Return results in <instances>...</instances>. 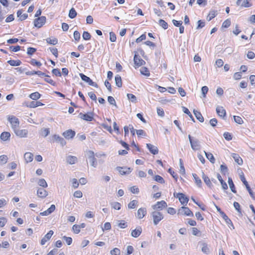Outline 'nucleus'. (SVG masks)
Listing matches in <instances>:
<instances>
[{"label": "nucleus", "mask_w": 255, "mask_h": 255, "mask_svg": "<svg viewBox=\"0 0 255 255\" xmlns=\"http://www.w3.org/2000/svg\"><path fill=\"white\" fill-rule=\"evenodd\" d=\"M86 154L88 157L91 165L96 168L98 165V163L97 160L95 157L94 152L93 151L89 150L87 152Z\"/></svg>", "instance_id": "f257e3e1"}, {"label": "nucleus", "mask_w": 255, "mask_h": 255, "mask_svg": "<svg viewBox=\"0 0 255 255\" xmlns=\"http://www.w3.org/2000/svg\"><path fill=\"white\" fill-rule=\"evenodd\" d=\"M151 216L153 218V224L156 225L163 219V215L158 211H153L151 213Z\"/></svg>", "instance_id": "f03ea898"}, {"label": "nucleus", "mask_w": 255, "mask_h": 255, "mask_svg": "<svg viewBox=\"0 0 255 255\" xmlns=\"http://www.w3.org/2000/svg\"><path fill=\"white\" fill-rule=\"evenodd\" d=\"M8 120L11 125V128L13 129L18 128L19 125V120L13 116H9Z\"/></svg>", "instance_id": "7ed1b4c3"}, {"label": "nucleus", "mask_w": 255, "mask_h": 255, "mask_svg": "<svg viewBox=\"0 0 255 255\" xmlns=\"http://www.w3.org/2000/svg\"><path fill=\"white\" fill-rule=\"evenodd\" d=\"M178 214L184 215L188 216H193L192 212L189 208L186 207H182L178 210Z\"/></svg>", "instance_id": "20e7f679"}, {"label": "nucleus", "mask_w": 255, "mask_h": 255, "mask_svg": "<svg viewBox=\"0 0 255 255\" xmlns=\"http://www.w3.org/2000/svg\"><path fill=\"white\" fill-rule=\"evenodd\" d=\"M81 78L82 79V80L86 82H87L89 85H91V86H94L95 87H96L97 88L98 87V85L94 82L89 77H88V76L85 75L83 73H80L79 74Z\"/></svg>", "instance_id": "39448f33"}, {"label": "nucleus", "mask_w": 255, "mask_h": 255, "mask_svg": "<svg viewBox=\"0 0 255 255\" xmlns=\"http://www.w3.org/2000/svg\"><path fill=\"white\" fill-rule=\"evenodd\" d=\"M46 21V17L44 16L36 18L34 21V24L35 27L40 28Z\"/></svg>", "instance_id": "423d86ee"}, {"label": "nucleus", "mask_w": 255, "mask_h": 255, "mask_svg": "<svg viewBox=\"0 0 255 255\" xmlns=\"http://www.w3.org/2000/svg\"><path fill=\"white\" fill-rule=\"evenodd\" d=\"M15 134L20 137H26L28 131L26 129H20L18 128L13 129Z\"/></svg>", "instance_id": "0eeeda50"}, {"label": "nucleus", "mask_w": 255, "mask_h": 255, "mask_svg": "<svg viewBox=\"0 0 255 255\" xmlns=\"http://www.w3.org/2000/svg\"><path fill=\"white\" fill-rule=\"evenodd\" d=\"M134 63L136 67H139L145 64V62L135 53L133 58Z\"/></svg>", "instance_id": "6e6552de"}, {"label": "nucleus", "mask_w": 255, "mask_h": 255, "mask_svg": "<svg viewBox=\"0 0 255 255\" xmlns=\"http://www.w3.org/2000/svg\"><path fill=\"white\" fill-rule=\"evenodd\" d=\"M167 203L164 201L157 202L156 204L152 206V208L154 210H161L163 208L167 207Z\"/></svg>", "instance_id": "1a4fd4ad"}, {"label": "nucleus", "mask_w": 255, "mask_h": 255, "mask_svg": "<svg viewBox=\"0 0 255 255\" xmlns=\"http://www.w3.org/2000/svg\"><path fill=\"white\" fill-rule=\"evenodd\" d=\"M177 198H178L180 202L183 205H186L189 201L188 198L183 193H178L177 195Z\"/></svg>", "instance_id": "9d476101"}, {"label": "nucleus", "mask_w": 255, "mask_h": 255, "mask_svg": "<svg viewBox=\"0 0 255 255\" xmlns=\"http://www.w3.org/2000/svg\"><path fill=\"white\" fill-rule=\"evenodd\" d=\"M191 147L194 150H197L200 148L201 145L199 140L195 138L190 143Z\"/></svg>", "instance_id": "9b49d317"}, {"label": "nucleus", "mask_w": 255, "mask_h": 255, "mask_svg": "<svg viewBox=\"0 0 255 255\" xmlns=\"http://www.w3.org/2000/svg\"><path fill=\"white\" fill-rule=\"evenodd\" d=\"M75 131L72 129H68L63 132V136L66 139H69L72 138L75 135Z\"/></svg>", "instance_id": "f8f14e48"}, {"label": "nucleus", "mask_w": 255, "mask_h": 255, "mask_svg": "<svg viewBox=\"0 0 255 255\" xmlns=\"http://www.w3.org/2000/svg\"><path fill=\"white\" fill-rule=\"evenodd\" d=\"M116 169L119 172L121 175H125L129 174L131 172L132 169L129 167H117Z\"/></svg>", "instance_id": "ddd939ff"}, {"label": "nucleus", "mask_w": 255, "mask_h": 255, "mask_svg": "<svg viewBox=\"0 0 255 255\" xmlns=\"http://www.w3.org/2000/svg\"><path fill=\"white\" fill-rule=\"evenodd\" d=\"M52 139L54 141L60 143L62 146L65 145L66 143L65 139L58 134H54L52 136Z\"/></svg>", "instance_id": "4468645a"}, {"label": "nucleus", "mask_w": 255, "mask_h": 255, "mask_svg": "<svg viewBox=\"0 0 255 255\" xmlns=\"http://www.w3.org/2000/svg\"><path fill=\"white\" fill-rule=\"evenodd\" d=\"M79 116L81 119L87 121H92L93 119V114L91 112L84 114L80 113Z\"/></svg>", "instance_id": "2eb2a0df"}, {"label": "nucleus", "mask_w": 255, "mask_h": 255, "mask_svg": "<svg viewBox=\"0 0 255 255\" xmlns=\"http://www.w3.org/2000/svg\"><path fill=\"white\" fill-rule=\"evenodd\" d=\"M53 234V231L50 230L48 232V233L45 235V236L41 240V245H44L51 238V236Z\"/></svg>", "instance_id": "dca6fc26"}, {"label": "nucleus", "mask_w": 255, "mask_h": 255, "mask_svg": "<svg viewBox=\"0 0 255 255\" xmlns=\"http://www.w3.org/2000/svg\"><path fill=\"white\" fill-rule=\"evenodd\" d=\"M146 214V210L145 208H140L138 209L137 212L136 217L138 219L143 218Z\"/></svg>", "instance_id": "f3484780"}, {"label": "nucleus", "mask_w": 255, "mask_h": 255, "mask_svg": "<svg viewBox=\"0 0 255 255\" xmlns=\"http://www.w3.org/2000/svg\"><path fill=\"white\" fill-rule=\"evenodd\" d=\"M37 195L39 198H44L48 195L47 191L43 188H38L37 191Z\"/></svg>", "instance_id": "a211bd4d"}, {"label": "nucleus", "mask_w": 255, "mask_h": 255, "mask_svg": "<svg viewBox=\"0 0 255 255\" xmlns=\"http://www.w3.org/2000/svg\"><path fill=\"white\" fill-rule=\"evenodd\" d=\"M216 112L218 116L223 118L226 115V111L222 107L218 106L216 108Z\"/></svg>", "instance_id": "6ab92c4d"}, {"label": "nucleus", "mask_w": 255, "mask_h": 255, "mask_svg": "<svg viewBox=\"0 0 255 255\" xmlns=\"http://www.w3.org/2000/svg\"><path fill=\"white\" fill-rule=\"evenodd\" d=\"M146 147L151 153L154 155L158 153V150L157 147L154 146L153 145L150 143H147Z\"/></svg>", "instance_id": "aec40b11"}, {"label": "nucleus", "mask_w": 255, "mask_h": 255, "mask_svg": "<svg viewBox=\"0 0 255 255\" xmlns=\"http://www.w3.org/2000/svg\"><path fill=\"white\" fill-rule=\"evenodd\" d=\"M55 210V206L54 205H51V206L46 211L41 212L40 215L41 216H47L51 214Z\"/></svg>", "instance_id": "412c9836"}, {"label": "nucleus", "mask_w": 255, "mask_h": 255, "mask_svg": "<svg viewBox=\"0 0 255 255\" xmlns=\"http://www.w3.org/2000/svg\"><path fill=\"white\" fill-rule=\"evenodd\" d=\"M232 157L234 159L235 162L239 165H241L243 163V159L240 157L239 155L237 153H233L232 154Z\"/></svg>", "instance_id": "4be33fe9"}, {"label": "nucleus", "mask_w": 255, "mask_h": 255, "mask_svg": "<svg viewBox=\"0 0 255 255\" xmlns=\"http://www.w3.org/2000/svg\"><path fill=\"white\" fill-rule=\"evenodd\" d=\"M142 232L141 227H138L136 229L132 231L131 235L134 238H137L140 236Z\"/></svg>", "instance_id": "5701e85b"}, {"label": "nucleus", "mask_w": 255, "mask_h": 255, "mask_svg": "<svg viewBox=\"0 0 255 255\" xmlns=\"http://www.w3.org/2000/svg\"><path fill=\"white\" fill-rule=\"evenodd\" d=\"M193 113L196 118V119L201 123H203L204 122V118L201 115V113L198 112L197 110H194Z\"/></svg>", "instance_id": "b1692460"}, {"label": "nucleus", "mask_w": 255, "mask_h": 255, "mask_svg": "<svg viewBox=\"0 0 255 255\" xmlns=\"http://www.w3.org/2000/svg\"><path fill=\"white\" fill-rule=\"evenodd\" d=\"M10 134L9 132L4 131L0 134V139L3 141H6L10 138Z\"/></svg>", "instance_id": "393cba45"}, {"label": "nucleus", "mask_w": 255, "mask_h": 255, "mask_svg": "<svg viewBox=\"0 0 255 255\" xmlns=\"http://www.w3.org/2000/svg\"><path fill=\"white\" fill-rule=\"evenodd\" d=\"M66 161L70 164H73L77 161V158L76 156L69 155L66 157Z\"/></svg>", "instance_id": "a878e982"}, {"label": "nucleus", "mask_w": 255, "mask_h": 255, "mask_svg": "<svg viewBox=\"0 0 255 255\" xmlns=\"http://www.w3.org/2000/svg\"><path fill=\"white\" fill-rule=\"evenodd\" d=\"M43 104L42 103H41L40 101H36V102L32 101L27 106L30 108H36L38 106H43Z\"/></svg>", "instance_id": "bb28decb"}, {"label": "nucleus", "mask_w": 255, "mask_h": 255, "mask_svg": "<svg viewBox=\"0 0 255 255\" xmlns=\"http://www.w3.org/2000/svg\"><path fill=\"white\" fill-rule=\"evenodd\" d=\"M217 13L218 12L217 10H210L207 17V19L208 20V21H210L212 19L214 18L217 14Z\"/></svg>", "instance_id": "cd10ccee"}, {"label": "nucleus", "mask_w": 255, "mask_h": 255, "mask_svg": "<svg viewBox=\"0 0 255 255\" xmlns=\"http://www.w3.org/2000/svg\"><path fill=\"white\" fill-rule=\"evenodd\" d=\"M24 157L27 163L30 162L33 160V154L30 152H26L24 154Z\"/></svg>", "instance_id": "c85d7f7f"}, {"label": "nucleus", "mask_w": 255, "mask_h": 255, "mask_svg": "<svg viewBox=\"0 0 255 255\" xmlns=\"http://www.w3.org/2000/svg\"><path fill=\"white\" fill-rule=\"evenodd\" d=\"M115 83L117 86L120 88L122 86V81L121 77L119 75H117L115 77Z\"/></svg>", "instance_id": "c756f323"}, {"label": "nucleus", "mask_w": 255, "mask_h": 255, "mask_svg": "<svg viewBox=\"0 0 255 255\" xmlns=\"http://www.w3.org/2000/svg\"><path fill=\"white\" fill-rule=\"evenodd\" d=\"M217 178L220 181V182L222 185V188L224 190L227 189L228 185H227V183L224 181V180L222 178L221 176L219 174H217Z\"/></svg>", "instance_id": "7c9ffc66"}, {"label": "nucleus", "mask_w": 255, "mask_h": 255, "mask_svg": "<svg viewBox=\"0 0 255 255\" xmlns=\"http://www.w3.org/2000/svg\"><path fill=\"white\" fill-rule=\"evenodd\" d=\"M204 153L205 154V155H206V158L209 160H210V161L212 163H214L215 162V159L213 156V155L211 153H210V152H206V151H204Z\"/></svg>", "instance_id": "2f4dec72"}, {"label": "nucleus", "mask_w": 255, "mask_h": 255, "mask_svg": "<svg viewBox=\"0 0 255 255\" xmlns=\"http://www.w3.org/2000/svg\"><path fill=\"white\" fill-rule=\"evenodd\" d=\"M192 176H193V177L195 180V182L196 185L198 186V187H199L200 188L201 187H202V181H201V179L195 173L192 174Z\"/></svg>", "instance_id": "473e14b6"}, {"label": "nucleus", "mask_w": 255, "mask_h": 255, "mask_svg": "<svg viewBox=\"0 0 255 255\" xmlns=\"http://www.w3.org/2000/svg\"><path fill=\"white\" fill-rule=\"evenodd\" d=\"M228 183H229V187H230L231 191L233 193H236L237 192V191L235 189V187L234 184L233 183V181L232 178L230 177L228 178Z\"/></svg>", "instance_id": "72a5a7b5"}, {"label": "nucleus", "mask_w": 255, "mask_h": 255, "mask_svg": "<svg viewBox=\"0 0 255 255\" xmlns=\"http://www.w3.org/2000/svg\"><path fill=\"white\" fill-rule=\"evenodd\" d=\"M17 15L21 21L25 19L27 17V14L26 13L22 14V11L20 10L17 12Z\"/></svg>", "instance_id": "f704fd0d"}, {"label": "nucleus", "mask_w": 255, "mask_h": 255, "mask_svg": "<svg viewBox=\"0 0 255 255\" xmlns=\"http://www.w3.org/2000/svg\"><path fill=\"white\" fill-rule=\"evenodd\" d=\"M7 63L11 66H19L21 62L19 60H10L7 61Z\"/></svg>", "instance_id": "c9c22d12"}, {"label": "nucleus", "mask_w": 255, "mask_h": 255, "mask_svg": "<svg viewBox=\"0 0 255 255\" xmlns=\"http://www.w3.org/2000/svg\"><path fill=\"white\" fill-rule=\"evenodd\" d=\"M41 95L37 92L33 93L29 95L30 98L33 100H37L40 98Z\"/></svg>", "instance_id": "e433bc0d"}, {"label": "nucleus", "mask_w": 255, "mask_h": 255, "mask_svg": "<svg viewBox=\"0 0 255 255\" xmlns=\"http://www.w3.org/2000/svg\"><path fill=\"white\" fill-rule=\"evenodd\" d=\"M50 133V130L49 128H41L40 131V134L46 137Z\"/></svg>", "instance_id": "4c0bfd02"}, {"label": "nucleus", "mask_w": 255, "mask_h": 255, "mask_svg": "<svg viewBox=\"0 0 255 255\" xmlns=\"http://www.w3.org/2000/svg\"><path fill=\"white\" fill-rule=\"evenodd\" d=\"M47 43L51 45H56L58 43V40L56 38L51 39V38H47L46 39Z\"/></svg>", "instance_id": "58836bf2"}, {"label": "nucleus", "mask_w": 255, "mask_h": 255, "mask_svg": "<svg viewBox=\"0 0 255 255\" xmlns=\"http://www.w3.org/2000/svg\"><path fill=\"white\" fill-rule=\"evenodd\" d=\"M141 74L144 75L146 76H149L150 73L148 69L145 67H141L140 70Z\"/></svg>", "instance_id": "ea45409f"}, {"label": "nucleus", "mask_w": 255, "mask_h": 255, "mask_svg": "<svg viewBox=\"0 0 255 255\" xmlns=\"http://www.w3.org/2000/svg\"><path fill=\"white\" fill-rule=\"evenodd\" d=\"M112 207L115 210H119L121 207V204L117 202H114L110 203Z\"/></svg>", "instance_id": "a19ab883"}, {"label": "nucleus", "mask_w": 255, "mask_h": 255, "mask_svg": "<svg viewBox=\"0 0 255 255\" xmlns=\"http://www.w3.org/2000/svg\"><path fill=\"white\" fill-rule=\"evenodd\" d=\"M77 15V12L74 8H71L69 12V17L70 18H74Z\"/></svg>", "instance_id": "79ce46f5"}, {"label": "nucleus", "mask_w": 255, "mask_h": 255, "mask_svg": "<svg viewBox=\"0 0 255 255\" xmlns=\"http://www.w3.org/2000/svg\"><path fill=\"white\" fill-rule=\"evenodd\" d=\"M38 184L43 187L46 188L47 187L48 185L47 182H46L45 180L44 179H40L38 181Z\"/></svg>", "instance_id": "37998d69"}, {"label": "nucleus", "mask_w": 255, "mask_h": 255, "mask_svg": "<svg viewBox=\"0 0 255 255\" xmlns=\"http://www.w3.org/2000/svg\"><path fill=\"white\" fill-rule=\"evenodd\" d=\"M138 202L136 200H132L128 204V208L129 209H134L137 205Z\"/></svg>", "instance_id": "c03bdc74"}, {"label": "nucleus", "mask_w": 255, "mask_h": 255, "mask_svg": "<svg viewBox=\"0 0 255 255\" xmlns=\"http://www.w3.org/2000/svg\"><path fill=\"white\" fill-rule=\"evenodd\" d=\"M159 24L164 29H166L168 28L167 23L163 19L159 20Z\"/></svg>", "instance_id": "a18cd8bd"}, {"label": "nucleus", "mask_w": 255, "mask_h": 255, "mask_svg": "<svg viewBox=\"0 0 255 255\" xmlns=\"http://www.w3.org/2000/svg\"><path fill=\"white\" fill-rule=\"evenodd\" d=\"M8 160V157L5 155H2L0 156V163L2 164H5Z\"/></svg>", "instance_id": "49530a36"}, {"label": "nucleus", "mask_w": 255, "mask_h": 255, "mask_svg": "<svg viewBox=\"0 0 255 255\" xmlns=\"http://www.w3.org/2000/svg\"><path fill=\"white\" fill-rule=\"evenodd\" d=\"M203 180L205 184L210 188L213 186V185L211 183V181L210 179V178L207 177H205L203 179Z\"/></svg>", "instance_id": "de8ad7c7"}, {"label": "nucleus", "mask_w": 255, "mask_h": 255, "mask_svg": "<svg viewBox=\"0 0 255 255\" xmlns=\"http://www.w3.org/2000/svg\"><path fill=\"white\" fill-rule=\"evenodd\" d=\"M226 223L228 225L229 227L231 229H234V226L231 221V220L227 217L226 219H224Z\"/></svg>", "instance_id": "09e8293b"}, {"label": "nucleus", "mask_w": 255, "mask_h": 255, "mask_svg": "<svg viewBox=\"0 0 255 255\" xmlns=\"http://www.w3.org/2000/svg\"><path fill=\"white\" fill-rule=\"evenodd\" d=\"M127 97L129 100H130L132 103H136V97L131 94H128Z\"/></svg>", "instance_id": "8fccbe9b"}, {"label": "nucleus", "mask_w": 255, "mask_h": 255, "mask_svg": "<svg viewBox=\"0 0 255 255\" xmlns=\"http://www.w3.org/2000/svg\"><path fill=\"white\" fill-rule=\"evenodd\" d=\"M179 163H180V172L184 175L185 174V169L183 165V163L182 162V160L181 159H180L179 160Z\"/></svg>", "instance_id": "3c124183"}, {"label": "nucleus", "mask_w": 255, "mask_h": 255, "mask_svg": "<svg viewBox=\"0 0 255 255\" xmlns=\"http://www.w3.org/2000/svg\"><path fill=\"white\" fill-rule=\"evenodd\" d=\"M154 179L156 181H157V182H159L160 183H164V179L161 176H160L159 175H155L154 177Z\"/></svg>", "instance_id": "603ef678"}, {"label": "nucleus", "mask_w": 255, "mask_h": 255, "mask_svg": "<svg viewBox=\"0 0 255 255\" xmlns=\"http://www.w3.org/2000/svg\"><path fill=\"white\" fill-rule=\"evenodd\" d=\"M111 255H120L121 251L118 248H115L111 251Z\"/></svg>", "instance_id": "864d4df0"}, {"label": "nucleus", "mask_w": 255, "mask_h": 255, "mask_svg": "<svg viewBox=\"0 0 255 255\" xmlns=\"http://www.w3.org/2000/svg\"><path fill=\"white\" fill-rule=\"evenodd\" d=\"M82 37L84 40H88L91 38V36L88 32L84 31L83 33Z\"/></svg>", "instance_id": "5fc2aeb1"}, {"label": "nucleus", "mask_w": 255, "mask_h": 255, "mask_svg": "<svg viewBox=\"0 0 255 255\" xmlns=\"http://www.w3.org/2000/svg\"><path fill=\"white\" fill-rule=\"evenodd\" d=\"M202 251L206 254H208L209 253V249L207 247V245L206 244H203L202 247Z\"/></svg>", "instance_id": "6e6d98bb"}, {"label": "nucleus", "mask_w": 255, "mask_h": 255, "mask_svg": "<svg viewBox=\"0 0 255 255\" xmlns=\"http://www.w3.org/2000/svg\"><path fill=\"white\" fill-rule=\"evenodd\" d=\"M234 121L238 124H242L243 123V119L239 116H234Z\"/></svg>", "instance_id": "4d7b16f0"}, {"label": "nucleus", "mask_w": 255, "mask_h": 255, "mask_svg": "<svg viewBox=\"0 0 255 255\" xmlns=\"http://www.w3.org/2000/svg\"><path fill=\"white\" fill-rule=\"evenodd\" d=\"M108 101L111 105H113L117 107L115 100L113 97L109 96L108 98Z\"/></svg>", "instance_id": "13d9d810"}, {"label": "nucleus", "mask_w": 255, "mask_h": 255, "mask_svg": "<svg viewBox=\"0 0 255 255\" xmlns=\"http://www.w3.org/2000/svg\"><path fill=\"white\" fill-rule=\"evenodd\" d=\"M223 136L227 140H230L232 139V134L228 132H225L223 134Z\"/></svg>", "instance_id": "bf43d9fd"}, {"label": "nucleus", "mask_w": 255, "mask_h": 255, "mask_svg": "<svg viewBox=\"0 0 255 255\" xmlns=\"http://www.w3.org/2000/svg\"><path fill=\"white\" fill-rule=\"evenodd\" d=\"M136 133L138 136H145L146 135V132L142 129L136 130Z\"/></svg>", "instance_id": "052dcab7"}, {"label": "nucleus", "mask_w": 255, "mask_h": 255, "mask_svg": "<svg viewBox=\"0 0 255 255\" xmlns=\"http://www.w3.org/2000/svg\"><path fill=\"white\" fill-rule=\"evenodd\" d=\"M231 21L230 19H226L222 24V27L225 28H228L231 25Z\"/></svg>", "instance_id": "680f3d73"}, {"label": "nucleus", "mask_w": 255, "mask_h": 255, "mask_svg": "<svg viewBox=\"0 0 255 255\" xmlns=\"http://www.w3.org/2000/svg\"><path fill=\"white\" fill-rule=\"evenodd\" d=\"M116 35L113 32H110V40L111 42H115L116 41Z\"/></svg>", "instance_id": "e2e57ef3"}, {"label": "nucleus", "mask_w": 255, "mask_h": 255, "mask_svg": "<svg viewBox=\"0 0 255 255\" xmlns=\"http://www.w3.org/2000/svg\"><path fill=\"white\" fill-rule=\"evenodd\" d=\"M220 170L222 173L225 174L228 171V167L226 165L222 164L220 166Z\"/></svg>", "instance_id": "0e129e2a"}, {"label": "nucleus", "mask_w": 255, "mask_h": 255, "mask_svg": "<svg viewBox=\"0 0 255 255\" xmlns=\"http://www.w3.org/2000/svg\"><path fill=\"white\" fill-rule=\"evenodd\" d=\"M74 196L76 198H80L83 196L82 192L80 190H77L74 193Z\"/></svg>", "instance_id": "69168bd1"}, {"label": "nucleus", "mask_w": 255, "mask_h": 255, "mask_svg": "<svg viewBox=\"0 0 255 255\" xmlns=\"http://www.w3.org/2000/svg\"><path fill=\"white\" fill-rule=\"evenodd\" d=\"M52 73L56 76L61 77V73L59 69H54L52 71Z\"/></svg>", "instance_id": "338daca9"}, {"label": "nucleus", "mask_w": 255, "mask_h": 255, "mask_svg": "<svg viewBox=\"0 0 255 255\" xmlns=\"http://www.w3.org/2000/svg\"><path fill=\"white\" fill-rule=\"evenodd\" d=\"M72 229L75 234H78L80 232V228L78 225H73Z\"/></svg>", "instance_id": "774afa93"}]
</instances>
